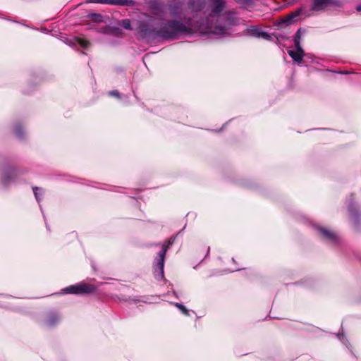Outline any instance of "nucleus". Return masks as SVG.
<instances>
[{
  "label": "nucleus",
  "instance_id": "1",
  "mask_svg": "<svg viewBox=\"0 0 361 361\" xmlns=\"http://www.w3.org/2000/svg\"><path fill=\"white\" fill-rule=\"evenodd\" d=\"M225 0H188L187 8L183 2L167 5L170 16L178 18L188 25L187 35L194 31L224 36L236 24L235 13L226 11Z\"/></svg>",
  "mask_w": 361,
  "mask_h": 361
},
{
  "label": "nucleus",
  "instance_id": "2",
  "mask_svg": "<svg viewBox=\"0 0 361 361\" xmlns=\"http://www.w3.org/2000/svg\"><path fill=\"white\" fill-rule=\"evenodd\" d=\"M161 19L158 27H154L153 18L139 23L137 32L142 39L161 38L164 40H173L181 35H187L188 25L180 18Z\"/></svg>",
  "mask_w": 361,
  "mask_h": 361
},
{
  "label": "nucleus",
  "instance_id": "3",
  "mask_svg": "<svg viewBox=\"0 0 361 361\" xmlns=\"http://www.w3.org/2000/svg\"><path fill=\"white\" fill-rule=\"evenodd\" d=\"M340 5V3L335 0H312L310 8L308 9L305 6L298 8L294 12L282 18L279 22V26L282 27L283 25H290L296 17L300 16L309 17L312 15V12H319L325 10L330 6H339Z\"/></svg>",
  "mask_w": 361,
  "mask_h": 361
},
{
  "label": "nucleus",
  "instance_id": "4",
  "mask_svg": "<svg viewBox=\"0 0 361 361\" xmlns=\"http://www.w3.org/2000/svg\"><path fill=\"white\" fill-rule=\"evenodd\" d=\"M173 240H169L168 245H164L161 250L158 252L157 257L155 258L153 265L154 277L161 280L164 278V267L166 253L168 247L173 244Z\"/></svg>",
  "mask_w": 361,
  "mask_h": 361
},
{
  "label": "nucleus",
  "instance_id": "5",
  "mask_svg": "<svg viewBox=\"0 0 361 361\" xmlns=\"http://www.w3.org/2000/svg\"><path fill=\"white\" fill-rule=\"evenodd\" d=\"M63 290L66 293L82 295L93 293L96 290V287L92 284L82 283L66 287Z\"/></svg>",
  "mask_w": 361,
  "mask_h": 361
},
{
  "label": "nucleus",
  "instance_id": "6",
  "mask_svg": "<svg viewBox=\"0 0 361 361\" xmlns=\"http://www.w3.org/2000/svg\"><path fill=\"white\" fill-rule=\"evenodd\" d=\"M245 34L247 36H252L257 38H262L265 39H270V35L261 30L258 26H250L245 30Z\"/></svg>",
  "mask_w": 361,
  "mask_h": 361
},
{
  "label": "nucleus",
  "instance_id": "7",
  "mask_svg": "<svg viewBox=\"0 0 361 361\" xmlns=\"http://www.w3.org/2000/svg\"><path fill=\"white\" fill-rule=\"evenodd\" d=\"M317 228L320 232V233L322 235V236L324 238H325L326 239H327L331 242H334V243L337 242L338 238L335 233H334L325 228H323V227L318 226V227H317Z\"/></svg>",
  "mask_w": 361,
  "mask_h": 361
},
{
  "label": "nucleus",
  "instance_id": "8",
  "mask_svg": "<svg viewBox=\"0 0 361 361\" xmlns=\"http://www.w3.org/2000/svg\"><path fill=\"white\" fill-rule=\"evenodd\" d=\"M289 56L298 63H300L302 61L304 57V51L302 48H296V50H289L288 51Z\"/></svg>",
  "mask_w": 361,
  "mask_h": 361
},
{
  "label": "nucleus",
  "instance_id": "9",
  "mask_svg": "<svg viewBox=\"0 0 361 361\" xmlns=\"http://www.w3.org/2000/svg\"><path fill=\"white\" fill-rule=\"evenodd\" d=\"M109 5L133 6L135 1L133 0H110Z\"/></svg>",
  "mask_w": 361,
  "mask_h": 361
},
{
  "label": "nucleus",
  "instance_id": "10",
  "mask_svg": "<svg viewBox=\"0 0 361 361\" xmlns=\"http://www.w3.org/2000/svg\"><path fill=\"white\" fill-rule=\"evenodd\" d=\"M305 32V30L302 28V27H300L295 36H294V44H295V48H299V49H300V48H302L301 45H300V42H301V39H302V35Z\"/></svg>",
  "mask_w": 361,
  "mask_h": 361
},
{
  "label": "nucleus",
  "instance_id": "11",
  "mask_svg": "<svg viewBox=\"0 0 361 361\" xmlns=\"http://www.w3.org/2000/svg\"><path fill=\"white\" fill-rule=\"evenodd\" d=\"M16 174V171L11 169L5 171L4 174V178L2 180V183L6 185L9 182L11 177H13Z\"/></svg>",
  "mask_w": 361,
  "mask_h": 361
},
{
  "label": "nucleus",
  "instance_id": "12",
  "mask_svg": "<svg viewBox=\"0 0 361 361\" xmlns=\"http://www.w3.org/2000/svg\"><path fill=\"white\" fill-rule=\"evenodd\" d=\"M59 320V317L56 313L52 312L49 314V318L47 320V324L49 326H54Z\"/></svg>",
  "mask_w": 361,
  "mask_h": 361
},
{
  "label": "nucleus",
  "instance_id": "13",
  "mask_svg": "<svg viewBox=\"0 0 361 361\" xmlns=\"http://www.w3.org/2000/svg\"><path fill=\"white\" fill-rule=\"evenodd\" d=\"M118 25L122 27H123L125 30H132L133 27L131 26V22L129 19H123L120 21H118Z\"/></svg>",
  "mask_w": 361,
  "mask_h": 361
},
{
  "label": "nucleus",
  "instance_id": "14",
  "mask_svg": "<svg viewBox=\"0 0 361 361\" xmlns=\"http://www.w3.org/2000/svg\"><path fill=\"white\" fill-rule=\"evenodd\" d=\"M152 13L155 16L161 15L164 11V6L161 4H157L152 8Z\"/></svg>",
  "mask_w": 361,
  "mask_h": 361
},
{
  "label": "nucleus",
  "instance_id": "15",
  "mask_svg": "<svg viewBox=\"0 0 361 361\" xmlns=\"http://www.w3.org/2000/svg\"><path fill=\"white\" fill-rule=\"evenodd\" d=\"M236 1L238 4L245 8L250 7L254 4L253 0H237Z\"/></svg>",
  "mask_w": 361,
  "mask_h": 361
},
{
  "label": "nucleus",
  "instance_id": "16",
  "mask_svg": "<svg viewBox=\"0 0 361 361\" xmlns=\"http://www.w3.org/2000/svg\"><path fill=\"white\" fill-rule=\"evenodd\" d=\"M90 20L94 22H102L103 20V16L99 13H92L89 15Z\"/></svg>",
  "mask_w": 361,
  "mask_h": 361
},
{
  "label": "nucleus",
  "instance_id": "17",
  "mask_svg": "<svg viewBox=\"0 0 361 361\" xmlns=\"http://www.w3.org/2000/svg\"><path fill=\"white\" fill-rule=\"evenodd\" d=\"M14 131H15V133L17 137H23V128L19 125H16L15 126Z\"/></svg>",
  "mask_w": 361,
  "mask_h": 361
},
{
  "label": "nucleus",
  "instance_id": "18",
  "mask_svg": "<svg viewBox=\"0 0 361 361\" xmlns=\"http://www.w3.org/2000/svg\"><path fill=\"white\" fill-rule=\"evenodd\" d=\"M78 43L83 48H87L89 46V42L82 39L77 38Z\"/></svg>",
  "mask_w": 361,
  "mask_h": 361
},
{
  "label": "nucleus",
  "instance_id": "19",
  "mask_svg": "<svg viewBox=\"0 0 361 361\" xmlns=\"http://www.w3.org/2000/svg\"><path fill=\"white\" fill-rule=\"evenodd\" d=\"M42 190V189H41L40 188H38V187H33V188H32V190H33L34 195H35V196L36 200H37L38 202H39V201H40L41 198H40L39 195V193H38V192H37V191H38V190Z\"/></svg>",
  "mask_w": 361,
  "mask_h": 361
},
{
  "label": "nucleus",
  "instance_id": "20",
  "mask_svg": "<svg viewBox=\"0 0 361 361\" xmlns=\"http://www.w3.org/2000/svg\"><path fill=\"white\" fill-rule=\"evenodd\" d=\"M89 1L91 3L109 4V5L110 0H90Z\"/></svg>",
  "mask_w": 361,
  "mask_h": 361
},
{
  "label": "nucleus",
  "instance_id": "21",
  "mask_svg": "<svg viewBox=\"0 0 361 361\" xmlns=\"http://www.w3.org/2000/svg\"><path fill=\"white\" fill-rule=\"evenodd\" d=\"M176 306L180 309L184 314H188V310L186 309V307L180 304V303H176Z\"/></svg>",
  "mask_w": 361,
  "mask_h": 361
},
{
  "label": "nucleus",
  "instance_id": "22",
  "mask_svg": "<svg viewBox=\"0 0 361 361\" xmlns=\"http://www.w3.org/2000/svg\"><path fill=\"white\" fill-rule=\"evenodd\" d=\"M109 94L111 96H115L117 97H120V94L117 90H112L109 92Z\"/></svg>",
  "mask_w": 361,
  "mask_h": 361
},
{
  "label": "nucleus",
  "instance_id": "23",
  "mask_svg": "<svg viewBox=\"0 0 361 361\" xmlns=\"http://www.w3.org/2000/svg\"><path fill=\"white\" fill-rule=\"evenodd\" d=\"M356 10H357V11H361V4H360V5L357 6V7H356Z\"/></svg>",
  "mask_w": 361,
  "mask_h": 361
},
{
  "label": "nucleus",
  "instance_id": "24",
  "mask_svg": "<svg viewBox=\"0 0 361 361\" xmlns=\"http://www.w3.org/2000/svg\"><path fill=\"white\" fill-rule=\"evenodd\" d=\"M349 211L353 214V209L351 207V206L349 207Z\"/></svg>",
  "mask_w": 361,
  "mask_h": 361
},
{
  "label": "nucleus",
  "instance_id": "25",
  "mask_svg": "<svg viewBox=\"0 0 361 361\" xmlns=\"http://www.w3.org/2000/svg\"><path fill=\"white\" fill-rule=\"evenodd\" d=\"M209 250H210V247H209L207 248V255H206V256H207V255H209Z\"/></svg>",
  "mask_w": 361,
  "mask_h": 361
}]
</instances>
